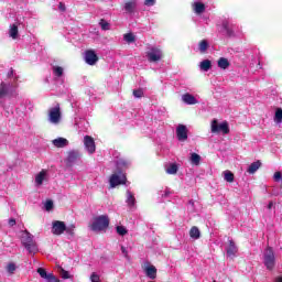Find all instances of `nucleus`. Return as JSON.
Listing matches in <instances>:
<instances>
[{
  "mask_svg": "<svg viewBox=\"0 0 282 282\" xmlns=\"http://www.w3.org/2000/svg\"><path fill=\"white\" fill-rule=\"evenodd\" d=\"M7 77L10 82L0 84V99L6 98L10 91L19 87V75L12 68L9 69Z\"/></svg>",
  "mask_w": 282,
  "mask_h": 282,
  "instance_id": "nucleus-1",
  "label": "nucleus"
},
{
  "mask_svg": "<svg viewBox=\"0 0 282 282\" xmlns=\"http://www.w3.org/2000/svg\"><path fill=\"white\" fill-rule=\"evenodd\" d=\"M109 216L108 215H99L93 217L91 221L88 225L89 230L91 232H107V228H109Z\"/></svg>",
  "mask_w": 282,
  "mask_h": 282,
  "instance_id": "nucleus-2",
  "label": "nucleus"
},
{
  "mask_svg": "<svg viewBox=\"0 0 282 282\" xmlns=\"http://www.w3.org/2000/svg\"><path fill=\"white\" fill-rule=\"evenodd\" d=\"M21 243L24 246L25 250L30 252V254H36V252H39V247L36 246V242H34V237L30 232H22Z\"/></svg>",
  "mask_w": 282,
  "mask_h": 282,
  "instance_id": "nucleus-3",
  "label": "nucleus"
},
{
  "mask_svg": "<svg viewBox=\"0 0 282 282\" xmlns=\"http://www.w3.org/2000/svg\"><path fill=\"white\" fill-rule=\"evenodd\" d=\"M17 107H15V113L20 117L23 118L25 113H28V109H32V102L30 99L24 98V97H17Z\"/></svg>",
  "mask_w": 282,
  "mask_h": 282,
  "instance_id": "nucleus-4",
  "label": "nucleus"
},
{
  "mask_svg": "<svg viewBox=\"0 0 282 282\" xmlns=\"http://www.w3.org/2000/svg\"><path fill=\"white\" fill-rule=\"evenodd\" d=\"M263 263L267 270H274L276 264V257L274 256V250L271 247H267L263 251Z\"/></svg>",
  "mask_w": 282,
  "mask_h": 282,
  "instance_id": "nucleus-5",
  "label": "nucleus"
},
{
  "mask_svg": "<svg viewBox=\"0 0 282 282\" xmlns=\"http://www.w3.org/2000/svg\"><path fill=\"white\" fill-rule=\"evenodd\" d=\"M220 34H225V36H228L229 39H232L237 36V26L230 22L229 20H224L220 29H219Z\"/></svg>",
  "mask_w": 282,
  "mask_h": 282,
  "instance_id": "nucleus-6",
  "label": "nucleus"
},
{
  "mask_svg": "<svg viewBox=\"0 0 282 282\" xmlns=\"http://www.w3.org/2000/svg\"><path fill=\"white\" fill-rule=\"evenodd\" d=\"M164 53L162 52V48L158 46H151L147 52V58L149 63L158 64L160 61H162Z\"/></svg>",
  "mask_w": 282,
  "mask_h": 282,
  "instance_id": "nucleus-7",
  "label": "nucleus"
},
{
  "mask_svg": "<svg viewBox=\"0 0 282 282\" xmlns=\"http://www.w3.org/2000/svg\"><path fill=\"white\" fill-rule=\"evenodd\" d=\"M110 188H116V186H120L122 184H127V174L122 171H116L109 178Z\"/></svg>",
  "mask_w": 282,
  "mask_h": 282,
  "instance_id": "nucleus-8",
  "label": "nucleus"
},
{
  "mask_svg": "<svg viewBox=\"0 0 282 282\" xmlns=\"http://www.w3.org/2000/svg\"><path fill=\"white\" fill-rule=\"evenodd\" d=\"M47 120L51 124H61V120H62L61 106L56 105L55 107L48 110Z\"/></svg>",
  "mask_w": 282,
  "mask_h": 282,
  "instance_id": "nucleus-9",
  "label": "nucleus"
},
{
  "mask_svg": "<svg viewBox=\"0 0 282 282\" xmlns=\"http://www.w3.org/2000/svg\"><path fill=\"white\" fill-rule=\"evenodd\" d=\"M212 133H224V135L230 133V127L228 121H224L220 124L217 123V120L212 121Z\"/></svg>",
  "mask_w": 282,
  "mask_h": 282,
  "instance_id": "nucleus-10",
  "label": "nucleus"
},
{
  "mask_svg": "<svg viewBox=\"0 0 282 282\" xmlns=\"http://www.w3.org/2000/svg\"><path fill=\"white\" fill-rule=\"evenodd\" d=\"M50 176L47 174V170H42L37 174H35V181H34V186L35 188H41L45 182H48Z\"/></svg>",
  "mask_w": 282,
  "mask_h": 282,
  "instance_id": "nucleus-11",
  "label": "nucleus"
},
{
  "mask_svg": "<svg viewBox=\"0 0 282 282\" xmlns=\"http://www.w3.org/2000/svg\"><path fill=\"white\" fill-rule=\"evenodd\" d=\"M74 127L78 133H87L89 131V121L83 118H76Z\"/></svg>",
  "mask_w": 282,
  "mask_h": 282,
  "instance_id": "nucleus-12",
  "label": "nucleus"
},
{
  "mask_svg": "<svg viewBox=\"0 0 282 282\" xmlns=\"http://www.w3.org/2000/svg\"><path fill=\"white\" fill-rule=\"evenodd\" d=\"M176 138L178 142H186L188 140V128L184 124L176 127Z\"/></svg>",
  "mask_w": 282,
  "mask_h": 282,
  "instance_id": "nucleus-13",
  "label": "nucleus"
},
{
  "mask_svg": "<svg viewBox=\"0 0 282 282\" xmlns=\"http://www.w3.org/2000/svg\"><path fill=\"white\" fill-rule=\"evenodd\" d=\"M84 147H85L87 153H89V155H94V153H96V142L94 141V138H91L89 135H85L84 137Z\"/></svg>",
  "mask_w": 282,
  "mask_h": 282,
  "instance_id": "nucleus-14",
  "label": "nucleus"
},
{
  "mask_svg": "<svg viewBox=\"0 0 282 282\" xmlns=\"http://www.w3.org/2000/svg\"><path fill=\"white\" fill-rule=\"evenodd\" d=\"M84 59L87 65H96L98 63V55L96 51L88 50L85 52Z\"/></svg>",
  "mask_w": 282,
  "mask_h": 282,
  "instance_id": "nucleus-15",
  "label": "nucleus"
},
{
  "mask_svg": "<svg viewBox=\"0 0 282 282\" xmlns=\"http://www.w3.org/2000/svg\"><path fill=\"white\" fill-rule=\"evenodd\" d=\"M52 72H53V76L55 80H59L61 84L63 85V80L65 78V68H63L62 66H52Z\"/></svg>",
  "mask_w": 282,
  "mask_h": 282,
  "instance_id": "nucleus-16",
  "label": "nucleus"
},
{
  "mask_svg": "<svg viewBox=\"0 0 282 282\" xmlns=\"http://www.w3.org/2000/svg\"><path fill=\"white\" fill-rule=\"evenodd\" d=\"M116 164V171L118 173V171H121V173H124V171H127V169H129L131 166V161L127 160V159H117L115 161Z\"/></svg>",
  "mask_w": 282,
  "mask_h": 282,
  "instance_id": "nucleus-17",
  "label": "nucleus"
},
{
  "mask_svg": "<svg viewBox=\"0 0 282 282\" xmlns=\"http://www.w3.org/2000/svg\"><path fill=\"white\" fill-rule=\"evenodd\" d=\"M137 9L138 2L135 0L127 1L123 4V11L126 12V14H133Z\"/></svg>",
  "mask_w": 282,
  "mask_h": 282,
  "instance_id": "nucleus-18",
  "label": "nucleus"
},
{
  "mask_svg": "<svg viewBox=\"0 0 282 282\" xmlns=\"http://www.w3.org/2000/svg\"><path fill=\"white\" fill-rule=\"evenodd\" d=\"M66 230L65 223L56 220L53 223L52 232L53 235H63Z\"/></svg>",
  "mask_w": 282,
  "mask_h": 282,
  "instance_id": "nucleus-19",
  "label": "nucleus"
},
{
  "mask_svg": "<svg viewBox=\"0 0 282 282\" xmlns=\"http://www.w3.org/2000/svg\"><path fill=\"white\" fill-rule=\"evenodd\" d=\"M126 204L128 208H130V210H133V208H135V195H133L132 192L129 189L126 192Z\"/></svg>",
  "mask_w": 282,
  "mask_h": 282,
  "instance_id": "nucleus-20",
  "label": "nucleus"
},
{
  "mask_svg": "<svg viewBox=\"0 0 282 282\" xmlns=\"http://www.w3.org/2000/svg\"><path fill=\"white\" fill-rule=\"evenodd\" d=\"M182 101L185 105H197L199 102V100H197V98H195V96L191 95L189 93L182 95Z\"/></svg>",
  "mask_w": 282,
  "mask_h": 282,
  "instance_id": "nucleus-21",
  "label": "nucleus"
},
{
  "mask_svg": "<svg viewBox=\"0 0 282 282\" xmlns=\"http://www.w3.org/2000/svg\"><path fill=\"white\" fill-rule=\"evenodd\" d=\"M177 171H180V165H177V163H167L165 165V173L167 175H177Z\"/></svg>",
  "mask_w": 282,
  "mask_h": 282,
  "instance_id": "nucleus-22",
  "label": "nucleus"
},
{
  "mask_svg": "<svg viewBox=\"0 0 282 282\" xmlns=\"http://www.w3.org/2000/svg\"><path fill=\"white\" fill-rule=\"evenodd\" d=\"M52 144L56 147V149H65L69 144V141L63 137H59L57 139H54L52 141Z\"/></svg>",
  "mask_w": 282,
  "mask_h": 282,
  "instance_id": "nucleus-23",
  "label": "nucleus"
},
{
  "mask_svg": "<svg viewBox=\"0 0 282 282\" xmlns=\"http://www.w3.org/2000/svg\"><path fill=\"white\" fill-rule=\"evenodd\" d=\"M79 158H80V152L76 150H72L70 152H68L67 162L68 164H76Z\"/></svg>",
  "mask_w": 282,
  "mask_h": 282,
  "instance_id": "nucleus-24",
  "label": "nucleus"
},
{
  "mask_svg": "<svg viewBox=\"0 0 282 282\" xmlns=\"http://www.w3.org/2000/svg\"><path fill=\"white\" fill-rule=\"evenodd\" d=\"M226 252L227 257H230L231 259L236 257L238 249L237 246L235 245V241L229 240V246L227 247Z\"/></svg>",
  "mask_w": 282,
  "mask_h": 282,
  "instance_id": "nucleus-25",
  "label": "nucleus"
},
{
  "mask_svg": "<svg viewBox=\"0 0 282 282\" xmlns=\"http://www.w3.org/2000/svg\"><path fill=\"white\" fill-rule=\"evenodd\" d=\"M193 10L195 14H204V12L206 11V4L200 1H196L193 3Z\"/></svg>",
  "mask_w": 282,
  "mask_h": 282,
  "instance_id": "nucleus-26",
  "label": "nucleus"
},
{
  "mask_svg": "<svg viewBox=\"0 0 282 282\" xmlns=\"http://www.w3.org/2000/svg\"><path fill=\"white\" fill-rule=\"evenodd\" d=\"M9 36L13 39V41H17V39H19V25H17V23L10 25Z\"/></svg>",
  "mask_w": 282,
  "mask_h": 282,
  "instance_id": "nucleus-27",
  "label": "nucleus"
},
{
  "mask_svg": "<svg viewBox=\"0 0 282 282\" xmlns=\"http://www.w3.org/2000/svg\"><path fill=\"white\" fill-rule=\"evenodd\" d=\"M259 169H261V161H256L249 165L247 173L252 175V174L257 173V171H259Z\"/></svg>",
  "mask_w": 282,
  "mask_h": 282,
  "instance_id": "nucleus-28",
  "label": "nucleus"
},
{
  "mask_svg": "<svg viewBox=\"0 0 282 282\" xmlns=\"http://www.w3.org/2000/svg\"><path fill=\"white\" fill-rule=\"evenodd\" d=\"M219 69H228L230 67V62L226 57H220L217 62Z\"/></svg>",
  "mask_w": 282,
  "mask_h": 282,
  "instance_id": "nucleus-29",
  "label": "nucleus"
},
{
  "mask_svg": "<svg viewBox=\"0 0 282 282\" xmlns=\"http://www.w3.org/2000/svg\"><path fill=\"white\" fill-rule=\"evenodd\" d=\"M189 237L191 239L197 240L202 237V232L199 231V228L197 227H192L189 230Z\"/></svg>",
  "mask_w": 282,
  "mask_h": 282,
  "instance_id": "nucleus-30",
  "label": "nucleus"
},
{
  "mask_svg": "<svg viewBox=\"0 0 282 282\" xmlns=\"http://www.w3.org/2000/svg\"><path fill=\"white\" fill-rule=\"evenodd\" d=\"M199 67L202 72H209V69H212L213 67V62H210L209 59H205L200 62Z\"/></svg>",
  "mask_w": 282,
  "mask_h": 282,
  "instance_id": "nucleus-31",
  "label": "nucleus"
},
{
  "mask_svg": "<svg viewBox=\"0 0 282 282\" xmlns=\"http://www.w3.org/2000/svg\"><path fill=\"white\" fill-rule=\"evenodd\" d=\"M191 164H194V166H199V162H202V156L197 153H192L189 158Z\"/></svg>",
  "mask_w": 282,
  "mask_h": 282,
  "instance_id": "nucleus-32",
  "label": "nucleus"
},
{
  "mask_svg": "<svg viewBox=\"0 0 282 282\" xmlns=\"http://www.w3.org/2000/svg\"><path fill=\"white\" fill-rule=\"evenodd\" d=\"M145 274L149 279H155V276H158V269H155V267H148L145 269Z\"/></svg>",
  "mask_w": 282,
  "mask_h": 282,
  "instance_id": "nucleus-33",
  "label": "nucleus"
},
{
  "mask_svg": "<svg viewBox=\"0 0 282 282\" xmlns=\"http://www.w3.org/2000/svg\"><path fill=\"white\" fill-rule=\"evenodd\" d=\"M206 50H208V41L202 40L198 43V51L200 52V54H206Z\"/></svg>",
  "mask_w": 282,
  "mask_h": 282,
  "instance_id": "nucleus-34",
  "label": "nucleus"
},
{
  "mask_svg": "<svg viewBox=\"0 0 282 282\" xmlns=\"http://www.w3.org/2000/svg\"><path fill=\"white\" fill-rule=\"evenodd\" d=\"M123 41H126V43H135V35H133V33H126L123 35Z\"/></svg>",
  "mask_w": 282,
  "mask_h": 282,
  "instance_id": "nucleus-35",
  "label": "nucleus"
},
{
  "mask_svg": "<svg viewBox=\"0 0 282 282\" xmlns=\"http://www.w3.org/2000/svg\"><path fill=\"white\" fill-rule=\"evenodd\" d=\"M224 178H225V182H229V183H231V182H235V174H232V172H230V171H225L224 172Z\"/></svg>",
  "mask_w": 282,
  "mask_h": 282,
  "instance_id": "nucleus-36",
  "label": "nucleus"
},
{
  "mask_svg": "<svg viewBox=\"0 0 282 282\" xmlns=\"http://www.w3.org/2000/svg\"><path fill=\"white\" fill-rule=\"evenodd\" d=\"M274 122H276V124H281L282 122V109L278 108L274 115Z\"/></svg>",
  "mask_w": 282,
  "mask_h": 282,
  "instance_id": "nucleus-37",
  "label": "nucleus"
},
{
  "mask_svg": "<svg viewBox=\"0 0 282 282\" xmlns=\"http://www.w3.org/2000/svg\"><path fill=\"white\" fill-rule=\"evenodd\" d=\"M7 272L9 274H14V272H17V264L14 262L7 264Z\"/></svg>",
  "mask_w": 282,
  "mask_h": 282,
  "instance_id": "nucleus-38",
  "label": "nucleus"
},
{
  "mask_svg": "<svg viewBox=\"0 0 282 282\" xmlns=\"http://www.w3.org/2000/svg\"><path fill=\"white\" fill-rule=\"evenodd\" d=\"M116 231L121 236L124 237V235H127V228L124 226H117L116 227Z\"/></svg>",
  "mask_w": 282,
  "mask_h": 282,
  "instance_id": "nucleus-39",
  "label": "nucleus"
},
{
  "mask_svg": "<svg viewBox=\"0 0 282 282\" xmlns=\"http://www.w3.org/2000/svg\"><path fill=\"white\" fill-rule=\"evenodd\" d=\"M37 273L42 279H45V280L50 276V273H47V271H45V269L43 268H39Z\"/></svg>",
  "mask_w": 282,
  "mask_h": 282,
  "instance_id": "nucleus-40",
  "label": "nucleus"
},
{
  "mask_svg": "<svg viewBox=\"0 0 282 282\" xmlns=\"http://www.w3.org/2000/svg\"><path fill=\"white\" fill-rule=\"evenodd\" d=\"M44 208L45 210H47V213H50V210H52L54 208V202L53 200H46L44 204Z\"/></svg>",
  "mask_w": 282,
  "mask_h": 282,
  "instance_id": "nucleus-41",
  "label": "nucleus"
},
{
  "mask_svg": "<svg viewBox=\"0 0 282 282\" xmlns=\"http://www.w3.org/2000/svg\"><path fill=\"white\" fill-rule=\"evenodd\" d=\"M99 25H100L101 30H105V31L109 30V28H110L109 22H107L105 20H100Z\"/></svg>",
  "mask_w": 282,
  "mask_h": 282,
  "instance_id": "nucleus-42",
  "label": "nucleus"
},
{
  "mask_svg": "<svg viewBox=\"0 0 282 282\" xmlns=\"http://www.w3.org/2000/svg\"><path fill=\"white\" fill-rule=\"evenodd\" d=\"M134 98H142L144 96V91L142 89H135L133 90Z\"/></svg>",
  "mask_w": 282,
  "mask_h": 282,
  "instance_id": "nucleus-43",
  "label": "nucleus"
},
{
  "mask_svg": "<svg viewBox=\"0 0 282 282\" xmlns=\"http://www.w3.org/2000/svg\"><path fill=\"white\" fill-rule=\"evenodd\" d=\"M169 195H171V189L165 188L164 191L160 192V196L163 197V199H166V197H169Z\"/></svg>",
  "mask_w": 282,
  "mask_h": 282,
  "instance_id": "nucleus-44",
  "label": "nucleus"
},
{
  "mask_svg": "<svg viewBox=\"0 0 282 282\" xmlns=\"http://www.w3.org/2000/svg\"><path fill=\"white\" fill-rule=\"evenodd\" d=\"M47 282H61L53 273H48V276L46 279Z\"/></svg>",
  "mask_w": 282,
  "mask_h": 282,
  "instance_id": "nucleus-45",
  "label": "nucleus"
},
{
  "mask_svg": "<svg viewBox=\"0 0 282 282\" xmlns=\"http://www.w3.org/2000/svg\"><path fill=\"white\" fill-rule=\"evenodd\" d=\"M75 228H76V226L70 225V226L66 227V229L64 230V232H67V235H74Z\"/></svg>",
  "mask_w": 282,
  "mask_h": 282,
  "instance_id": "nucleus-46",
  "label": "nucleus"
},
{
  "mask_svg": "<svg viewBox=\"0 0 282 282\" xmlns=\"http://www.w3.org/2000/svg\"><path fill=\"white\" fill-rule=\"evenodd\" d=\"M155 3H156L155 0H144V6H147V8H153Z\"/></svg>",
  "mask_w": 282,
  "mask_h": 282,
  "instance_id": "nucleus-47",
  "label": "nucleus"
},
{
  "mask_svg": "<svg viewBox=\"0 0 282 282\" xmlns=\"http://www.w3.org/2000/svg\"><path fill=\"white\" fill-rule=\"evenodd\" d=\"M62 279H70L69 272L65 271V269H61Z\"/></svg>",
  "mask_w": 282,
  "mask_h": 282,
  "instance_id": "nucleus-48",
  "label": "nucleus"
},
{
  "mask_svg": "<svg viewBox=\"0 0 282 282\" xmlns=\"http://www.w3.org/2000/svg\"><path fill=\"white\" fill-rule=\"evenodd\" d=\"M90 281H91V282H100V275L97 274V273H93V274L90 275Z\"/></svg>",
  "mask_w": 282,
  "mask_h": 282,
  "instance_id": "nucleus-49",
  "label": "nucleus"
},
{
  "mask_svg": "<svg viewBox=\"0 0 282 282\" xmlns=\"http://www.w3.org/2000/svg\"><path fill=\"white\" fill-rule=\"evenodd\" d=\"M273 178H274L275 182H281V180H282L281 172H275L274 175H273Z\"/></svg>",
  "mask_w": 282,
  "mask_h": 282,
  "instance_id": "nucleus-50",
  "label": "nucleus"
},
{
  "mask_svg": "<svg viewBox=\"0 0 282 282\" xmlns=\"http://www.w3.org/2000/svg\"><path fill=\"white\" fill-rule=\"evenodd\" d=\"M121 252L126 259H129V251L124 246H121Z\"/></svg>",
  "mask_w": 282,
  "mask_h": 282,
  "instance_id": "nucleus-51",
  "label": "nucleus"
},
{
  "mask_svg": "<svg viewBox=\"0 0 282 282\" xmlns=\"http://www.w3.org/2000/svg\"><path fill=\"white\" fill-rule=\"evenodd\" d=\"M58 10H61V12H65V3L59 2Z\"/></svg>",
  "mask_w": 282,
  "mask_h": 282,
  "instance_id": "nucleus-52",
  "label": "nucleus"
},
{
  "mask_svg": "<svg viewBox=\"0 0 282 282\" xmlns=\"http://www.w3.org/2000/svg\"><path fill=\"white\" fill-rule=\"evenodd\" d=\"M10 226H14L17 224V220H14L13 218L9 220Z\"/></svg>",
  "mask_w": 282,
  "mask_h": 282,
  "instance_id": "nucleus-53",
  "label": "nucleus"
},
{
  "mask_svg": "<svg viewBox=\"0 0 282 282\" xmlns=\"http://www.w3.org/2000/svg\"><path fill=\"white\" fill-rule=\"evenodd\" d=\"M272 206H274V203L270 202L268 205L269 210L272 208Z\"/></svg>",
  "mask_w": 282,
  "mask_h": 282,
  "instance_id": "nucleus-54",
  "label": "nucleus"
},
{
  "mask_svg": "<svg viewBox=\"0 0 282 282\" xmlns=\"http://www.w3.org/2000/svg\"><path fill=\"white\" fill-rule=\"evenodd\" d=\"M275 282H282V276H278V278L275 279Z\"/></svg>",
  "mask_w": 282,
  "mask_h": 282,
  "instance_id": "nucleus-55",
  "label": "nucleus"
},
{
  "mask_svg": "<svg viewBox=\"0 0 282 282\" xmlns=\"http://www.w3.org/2000/svg\"><path fill=\"white\" fill-rule=\"evenodd\" d=\"M191 206H193L195 203L193 200H189Z\"/></svg>",
  "mask_w": 282,
  "mask_h": 282,
  "instance_id": "nucleus-56",
  "label": "nucleus"
}]
</instances>
